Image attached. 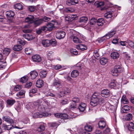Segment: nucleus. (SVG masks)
Segmentation results:
<instances>
[{"label": "nucleus", "mask_w": 134, "mask_h": 134, "mask_svg": "<svg viewBox=\"0 0 134 134\" xmlns=\"http://www.w3.org/2000/svg\"><path fill=\"white\" fill-rule=\"evenodd\" d=\"M3 120L6 122L11 124L13 123V120L11 119L9 117L7 116H4L3 118Z\"/></svg>", "instance_id": "obj_17"}, {"label": "nucleus", "mask_w": 134, "mask_h": 134, "mask_svg": "<svg viewBox=\"0 0 134 134\" xmlns=\"http://www.w3.org/2000/svg\"><path fill=\"white\" fill-rule=\"evenodd\" d=\"M21 86L17 85L14 88V90L15 91H18L21 88Z\"/></svg>", "instance_id": "obj_54"}, {"label": "nucleus", "mask_w": 134, "mask_h": 134, "mask_svg": "<svg viewBox=\"0 0 134 134\" xmlns=\"http://www.w3.org/2000/svg\"><path fill=\"white\" fill-rule=\"evenodd\" d=\"M11 51L10 49L8 48H4L3 50V53L6 55H8Z\"/></svg>", "instance_id": "obj_38"}, {"label": "nucleus", "mask_w": 134, "mask_h": 134, "mask_svg": "<svg viewBox=\"0 0 134 134\" xmlns=\"http://www.w3.org/2000/svg\"><path fill=\"white\" fill-rule=\"evenodd\" d=\"M42 43L45 47H49L50 45V40H43L42 41Z\"/></svg>", "instance_id": "obj_27"}, {"label": "nucleus", "mask_w": 134, "mask_h": 134, "mask_svg": "<svg viewBox=\"0 0 134 134\" xmlns=\"http://www.w3.org/2000/svg\"><path fill=\"white\" fill-rule=\"evenodd\" d=\"M88 20L86 16H83L80 18L79 22L82 23H85Z\"/></svg>", "instance_id": "obj_32"}, {"label": "nucleus", "mask_w": 134, "mask_h": 134, "mask_svg": "<svg viewBox=\"0 0 134 134\" xmlns=\"http://www.w3.org/2000/svg\"><path fill=\"white\" fill-rule=\"evenodd\" d=\"M23 37L29 41L32 40L34 38V37H33L32 35L30 33H26L23 35Z\"/></svg>", "instance_id": "obj_15"}, {"label": "nucleus", "mask_w": 134, "mask_h": 134, "mask_svg": "<svg viewBox=\"0 0 134 134\" xmlns=\"http://www.w3.org/2000/svg\"><path fill=\"white\" fill-rule=\"evenodd\" d=\"M34 18L33 16L32 15H29L25 19V22L29 24H31L34 22Z\"/></svg>", "instance_id": "obj_12"}, {"label": "nucleus", "mask_w": 134, "mask_h": 134, "mask_svg": "<svg viewBox=\"0 0 134 134\" xmlns=\"http://www.w3.org/2000/svg\"><path fill=\"white\" fill-rule=\"evenodd\" d=\"M108 60L106 58H102L100 60V63L103 65H104L108 62Z\"/></svg>", "instance_id": "obj_33"}, {"label": "nucleus", "mask_w": 134, "mask_h": 134, "mask_svg": "<svg viewBox=\"0 0 134 134\" xmlns=\"http://www.w3.org/2000/svg\"><path fill=\"white\" fill-rule=\"evenodd\" d=\"M5 14L7 18H13L14 15V13L12 11H8L6 12Z\"/></svg>", "instance_id": "obj_22"}, {"label": "nucleus", "mask_w": 134, "mask_h": 134, "mask_svg": "<svg viewBox=\"0 0 134 134\" xmlns=\"http://www.w3.org/2000/svg\"><path fill=\"white\" fill-rule=\"evenodd\" d=\"M93 134H102V132L100 130L96 129L94 132Z\"/></svg>", "instance_id": "obj_62"}, {"label": "nucleus", "mask_w": 134, "mask_h": 134, "mask_svg": "<svg viewBox=\"0 0 134 134\" xmlns=\"http://www.w3.org/2000/svg\"><path fill=\"white\" fill-rule=\"evenodd\" d=\"M65 10V12L69 13L73 12L75 11L74 9L72 8H66Z\"/></svg>", "instance_id": "obj_46"}, {"label": "nucleus", "mask_w": 134, "mask_h": 134, "mask_svg": "<svg viewBox=\"0 0 134 134\" xmlns=\"http://www.w3.org/2000/svg\"><path fill=\"white\" fill-rule=\"evenodd\" d=\"M110 95V91L108 89H104L101 91V95L103 97H109Z\"/></svg>", "instance_id": "obj_10"}, {"label": "nucleus", "mask_w": 134, "mask_h": 134, "mask_svg": "<svg viewBox=\"0 0 134 134\" xmlns=\"http://www.w3.org/2000/svg\"><path fill=\"white\" fill-rule=\"evenodd\" d=\"M85 130L86 131V132H90L93 129L92 126L88 124H86L84 127Z\"/></svg>", "instance_id": "obj_28"}, {"label": "nucleus", "mask_w": 134, "mask_h": 134, "mask_svg": "<svg viewBox=\"0 0 134 134\" xmlns=\"http://www.w3.org/2000/svg\"><path fill=\"white\" fill-rule=\"evenodd\" d=\"M132 117V115L131 114L129 113L127 114L126 117V119L127 120H129L131 119Z\"/></svg>", "instance_id": "obj_59"}, {"label": "nucleus", "mask_w": 134, "mask_h": 134, "mask_svg": "<svg viewBox=\"0 0 134 134\" xmlns=\"http://www.w3.org/2000/svg\"><path fill=\"white\" fill-rule=\"evenodd\" d=\"M76 48L79 50L82 51L86 50L87 49V47L86 46L82 44L76 45Z\"/></svg>", "instance_id": "obj_16"}, {"label": "nucleus", "mask_w": 134, "mask_h": 134, "mask_svg": "<svg viewBox=\"0 0 134 134\" xmlns=\"http://www.w3.org/2000/svg\"><path fill=\"white\" fill-rule=\"evenodd\" d=\"M7 102L9 105L12 106L15 102V101L13 99H8L7 100Z\"/></svg>", "instance_id": "obj_43"}, {"label": "nucleus", "mask_w": 134, "mask_h": 134, "mask_svg": "<svg viewBox=\"0 0 134 134\" xmlns=\"http://www.w3.org/2000/svg\"><path fill=\"white\" fill-rule=\"evenodd\" d=\"M116 83L115 81H114L110 82L109 85V87L113 88L116 86Z\"/></svg>", "instance_id": "obj_47"}, {"label": "nucleus", "mask_w": 134, "mask_h": 134, "mask_svg": "<svg viewBox=\"0 0 134 134\" xmlns=\"http://www.w3.org/2000/svg\"><path fill=\"white\" fill-rule=\"evenodd\" d=\"M97 25L98 26H102L103 25V23H104V21L103 19L100 18L98 19V20H97Z\"/></svg>", "instance_id": "obj_34"}, {"label": "nucleus", "mask_w": 134, "mask_h": 134, "mask_svg": "<svg viewBox=\"0 0 134 134\" xmlns=\"http://www.w3.org/2000/svg\"><path fill=\"white\" fill-rule=\"evenodd\" d=\"M117 107V104H116L114 106L113 105H110L109 107V108L111 109V110L113 111L114 112H115V111L116 110Z\"/></svg>", "instance_id": "obj_48"}, {"label": "nucleus", "mask_w": 134, "mask_h": 134, "mask_svg": "<svg viewBox=\"0 0 134 134\" xmlns=\"http://www.w3.org/2000/svg\"><path fill=\"white\" fill-rule=\"evenodd\" d=\"M98 125L100 129H103L106 126L105 120L104 119H102L100 120L99 121Z\"/></svg>", "instance_id": "obj_9"}, {"label": "nucleus", "mask_w": 134, "mask_h": 134, "mask_svg": "<svg viewBox=\"0 0 134 134\" xmlns=\"http://www.w3.org/2000/svg\"><path fill=\"white\" fill-rule=\"evenodd\" d=\"M6 65V62H5L0 61V69L5 68Z\"/></svg>", "instance_id": "obj_52"}, {"label": "nucleus", "mask_w": 134, "mask_h": 134, "mask_svg": "<svg viewBox=\"0 0 134 134\" xmlns=\"http://www.w3.org/2000/svg\"><path fill=\"white\" fill-rule=\"evenodd\" d=\"M70 38L72 39L73 41L75 43H80L82 42L81 40L76 36H70Z\"/></svg>", "instance_id": "obj_21"}, {"label": "nucleus", "mask_w": 134, "mask_h": 134, "mask_svg": "<svg viewBox=\"0 0 134 134\" xmlns=\"http://www.w3.org/2000/svg\"><path fill=\"white\" fill-rule=\"evenodd\" d=\"M45 127L43 125H41L38 127V130L39 131H40L44 130Z\"/></svg>", "instance_id": "obj_61"}, {"label": "nucleus", "mask_w": 134, "mask_h": 134, "mask_svg": "<svg viewBox=\"0 0 134 134\" xmlns=\"http://www.w3.org/2000/svg\"><path fill=\"white\" fill-rule=\"evenodd\" d=\"M43 85V81L41 80H38L36 83V86L40 88Z\"/></svg>", "instance_id": "obj_25"}, {"label": "nucleus", "mask_w": 134, "mask_h": 134, "mask_svg": "<svg viewBox=\"0 0 134 134\" xmlns=\"http://www.w3.org/2000/svg\"><path fill=\"white\" fill-rule=\"evenodd\" d=\"M112 13L111 12H107L104 14V17L105 18L108 19L110 18L112 16Z\"/></svg>", "instance_id": "obj_49"}, {"label": "nucleus", "mask_w": 134, "mask_h": 134, "mask_svg": "<svg viewBox=\"0 0 134 134\" xmlns=\"http://www.w3.org/2000/svg\"><path fill=\"white\" fill-rule=\"evenodd\" d=\"M47 74V71L46 70H42L41 71L40 74V77L42 78L45 77Z\"/></svg>", "instance_id": "obj_41"}, {"label": "nucleus", "mask_w": 134, "mask_h": 134, "mask_svg": "<svg viewBox=\"0 0 134 134\" xmlns=\"http://www.w3.org/2000/svg\"><path fill=\"white\" fill-rule=\"evenodd\" d=\"M105 100L100 96L99 94L95 92L92 95L90 102L91 105L95 107L99 103H104Z\"/></svg>", "instance_id": "obj_1"}, {"label": "nucleus", "mask_w": 134, "mask_h": 134, "mask_svg": "<svg viewBox=\"0 0 134 134\" xmlns=\"http://www.w3.org/2000/svg\"><path fill=\"white\" fill-rule=\"evenodd\" d=\"M57 42L54 39H53L50 40V45L54 47L55 46Z\"/></svg>", "instance_id": "obj_45"}, {"label": "nucleus", "mask_w": 134, "mask_h": 134, "mask_svg": "<svg viewBox=\"0 0 134 134\" xmlns=\"http://www.w3.org/2000/svg\"><path fill=\"white\" fill-rule=\"evenodd\" d=\"M2 127L3 129L7 130H9L14 128L12 125H7L4 124L2 125Z\"/></svg>", "instance_id": "obj_18"}, {"label": "nucleus", "mask_w": 134, "mask_h": 134, "mask_svg": "<svg viewBox=\"0 0 134 134\" xmlns=\"http://www.w3.org/2000/svg\"><path fill=\"white\" fill-rule=\"evenodd\" d=\"M70 92V90L68 88L66 87H63L62 88V91H60V96L62 97L64 94H67Z\"/></svg>", "instance_id": "obj_7"}, {"label": "nucleus", "mask_w": 134, "mask_h": 134, "mask_svg": "<svg viewBox=\"0 0 134 134\" xmlns=\"http://www.w3.org/2000/svg\"><path fill=\"white\" fill-rule=\"evenodd\" d=\"M68 101L66 99H63L62 100L61 103L62 105H64L67 104L68 103Z\"/></svg>", "instance_id": "obj_64"}, {"label": "nucleus", "mask_w": 134, "mask_h": 134, "mask_svg": "<svg viewBox=\"0 0 134 134\" xmlns=\"http://www.w3.org/2000/svg\"><path fill=\"white\" fill-rule=\"evenodd\" d=\"M65 33L64 32L57 31L56 34V38L59 39H60L64 38Z\"/></svg>", "instance_id": "obj_8"}, {"label": "nucleus", "mask_w": 134, "mask_h": 134, "mask_svg": "<svg viewBox=\"0 0 134 134\" xmlns=\"http://www.w3.org/2000/svg\"><path fill=\"white\" fill-rule=\"evenodd\" d=\"M86 105V104L83 103H81L79 105V109L80 111H83L85 110Z\"/></svg>", "instance_id": "obj_20"}, {"label": "nucleus", "mask_w": 134, "mask_h": 134, "mask_svg": "<svg viewBox=\"0 0 134 134\" xmlns=\"http://www.w3.org/2000/svg\"><path fill=\"white\" fill-rule=\"evenodd\" d=\"M108 39L107 38V37L105 36H103V37L99 39L98 40L99 42L101 43L102 42Z\"/></svg>", "instance_id": "obj_55"}, {"label": "nucleus", "mask_w": 134, "mask_h": 134, "mask_svg": "<svg viewBox=\"0 0 134 134\" xmlns=\"http://www.w3.org/2000/svg\"><path fill=\"white\" fill-rule=\"evenodd\" d=\"M51 115V114L48 112H37L34 113L33 115V117L34 118H41L49 116Z\"/></svg>", "instance_id": "obj_4"}, {"label": "nucleus", "mask_w": 134, "mask_h": 134, "mask_svg": "<svg viewBox=\"0 0 134 134\" xmlns=\"http://www.w3.org/2000/svg\"><path fill=\"white\" fill-rule=\"evenodd\" d=\"M29 79L27 76H25L21 77L20 79V82L23 83L26 82Z\"/></svg>", "instance_id": "obj_40"}, {"label": "nucleus", "mask_w": 134, "mask_h": 134, "mask_svg": "<svg viewBox=\"0 0 134 134\" xmlns=\"http://www.w3.org/2000/svg\"><path fill=\"white\" fill-rule=\"evenodd\" d=\"M54 23H49L47 25V27L48 30L51 31L54 28Z\"/></svg>", "instance_id": "obj_23"}, {"label": "nucleus", "mask_w": 134, "mask_h": 134, "mask_svg": "<svg viewBox=\"0 0 134 134\" xmlns=\"http://www.w3.org/2000/svg\"><path fill=\"white\" fill-rule=\"evenodd\" d=\"M127 128L129 130L133 131L134 130V124L132 122H129L127 125Z\"/></svg>", "instance_id": "obj_29"}, {"label": "nucleus", "mask_w": 134, "mask_h": 134, "mask_svg": "<svg viewBox=\"0 0 134 134\" xmlns=\"http://www.w3.org/2000/svg\"><path fill=\"white\" fill-rule=\"evenodd\" d=\"M123 111L124 113H126L127 111L129 110V107L127 105H125L122 108Z\"/></svg>", "instance_id": "obj_51"}, {"label": "nucleus", "mask_w": 134, "mask_h": 134, "mask_svg": "<svg viewBox=\"0 0 134 134\" xmlns=\"http://www.w3.org/2000/svg\"><path fill=\"white\" fill-rule=\"evenodd\" d=\"M51 19L50 18L46 16H44L42 19H41L35 21H34L33 23L36 26H37L42 24L43 21H49Z\"/></svg>", "instance_id": "obj_5"}, {"label": "nucleus", "mask_w": 134, "mask_h": 134, "mask_svg": "<svg viewBox=\"0 0 134 134\" xmlns=\"http://www.w3.org/2000/svg\"><path fill=\"white\" fill-rule=\"evenodd\" d=\"M25 91L22 90L20 91L16 94V96L19 98H20L21 96L25 95Z\"/></svg>", "instance_id": "obj_42"}, {"label": "nucleus", "mask_w": 134, "mask_h": 134, "mask_svg": "<svg viewBox=\"0 0 134 134\" xmlns=\"http://www.w3.org/2000/svg\"><path fill=\"white\" fill-rule=\"evenodd\" d=\"M44 100L42 99H40L37 100L34 103V105L38 107V111L42 112L46 110L48 108L47 105H44L43 103Z\"/></svg>", "instance_id": "obj_2"}, {"label": "nucleus", "mask_w": 134, "mask_h": 134, "mask_svg": "<svg viewBox=\"0 0 134 134\" xmlns=\"http://www.w3.org/2000/svg\"><path fill=\"white\" fill-rule=\"evenodd\" d=\"M14 8L18 10H21L23 9L22 5L20 3L16 4L14 6Z\"/></svg>", "instance_id": "obj_36"}, {"label": "nucleus", "mask_w": 134, "mask_h": 134, "mask_svg": "<svg viewBox=\"0 0 134 134\" xmlns=\"http://www.w3.org/2000/svg\"><path fill=\"white\" fill-rule=\"evenodd\" d=\"M22 49V47L21 45L16 44L13 47V49L15 51H20Z\"/></svg>", "instance_id": "obj_30"}, {"label": "nucleus", "mask_w": 134, "mask_h": 134, "mask_svg": "<svg viewBox=\"0 0 134 134\" xmlns=\"http://www.w3.org/2000/svg\"><path fill=\"white\" fill-rule=\"evenodd\" d=\"M71 52L74 55H76L78 53V51L75 49H71Z\"/></svg>", "instance_id": "obj_57"}, {"label": "nucleus", "mask_w": 134, "mask_h": 134, "mask_svg": "<svg viewBox=\"0 0 134 134\" xmlns=\"http://www.w3.org/2000/svg\"><path fill=\"white\" fill-rule=\"evenodd\" d=\"M53 85L56 88L60 87L61 86V82L60 80L58 78H56L55 79Z\"/></svg>", "instance_id": "obj_11"}, {"label": "nucleus", "mask_w": 134, "mask_h": 134, "mask_svg": "<svg viewBox=\"0 0 134 134\" xmlns=\"http://www.w3.org/2000/svg\"><path fill=\"white\" fill-rule=\"evenodd\" d=\"M110 56L113 59H117L119 57V54L117 52H113L111 53Z\"/></svg>", "instance_id": "obj_26"}, {"label": "nucleus", "mask_w": 134, "mask_h": 134, "mask_svg": "<svg viewBox=\"0 0 134 134\" xmlns=\"http://www.w3.org/2000/svg\"><path fill=\"white\" fill-rule=\"evenodd\" d=\"M72 101L75 103L74 105L73 106H72L71 105V108H74L75 107V106L76 105V104L75 103H78L80 102V99L79 98L77 97H75L72 98Z\"/></svg>", "instance_id": "obj_24"}, {"label": "nucleus", "mask_w": 134, "mask_h": 134, "mask_svg": "<svg viewBox=\"0 0 134 134\" xmlns=\"http://www.w3.org/2000/svg\"><path fill=\"white\" fill-rule=\"evenodd\" d=\"M33 50L30 48H26L25 49V53L29 55L32 54Z\"/></svg>", "instance_id": "obj_37"}, {"label": "nucleus", "mask_w": 134, "mask_h": 134, "mask_svg": "<svg viewBox=\"0 0 134 134\" xmlns=\"http://www.w3.org/2000/svg\"><path fill=\"white\" fill-rule=\"evenodd\" d=\"M123 71V69L119 65L115 66L113 69L111 71V73L113 76H116L118 73L121 72Z\"/></svg>", "instance_id": "obj_3"}, {"label": "nucleus", "mask_w": 134, "mask_h": 134, "mask_svg": "<svg viewBox=\"0 0 134 134\" xmlns=\"http://www.w3.org/2000/svg\"><path fill=\"white\" fill-rule=\"evenodd\" d=\"M68 118V115L66 114H60V118L63 119H66Z\"/></svg>", "instance_id": "obj_50"}, {"label": "nucleus", "mask_w": 134, "mask_h": 134, "mask_svg": "<svg viewBox=\"0 0 134 134\" xmlns=\"http://www.w3.org/2000/svg\"><path fill=\"white\" fill-rule=\"evenodd\" d=\"M78 0H68L66 3L68 5L70 6L71 5H74L78 3Z\"/></svg>", "instance_id": "obj_19"}, {"label": "nucleus", "mask_w": 134, "mask_h": 134, "mask_svg": "<svg viewBox=\"0 0 134 134\" xmlns=\"http://www.w3.org/2000/svg\"><path fill=\"white\" fill-rule=\"evenodd\" d=\"M37 92V90L36 89H33L31 90L30 91V92L29 93V96H31L32 97V96L31 95V94H34L36 93Z\"/></svg>", "instance_id": "obj_58"}, {"label": "nucleus", "mask_w": 134, "mask_h": 134, "mask_svg": "<svg viewBox=\"0 0 134 134\" xmlns=\"http://www.w3.org/2000/svg\"><path fill=\"white\" fill-rule=\"evenodd\" d=\"M32 85V83L31 82H28L27 83L25 86L26 87L29 88Z\"/></svg>", "instance_id": "obj_63"}, {"label": "nucleus", "mask_w": 134, "mask_h": 134, "mask_svg": "<svg viewBox=\"0 0 134 134\" xmlns=\"http://www.w3.org/2000/svg\"><path fill=\"white\" fill-rule=\"evenodd\" d=\"M79 74L78 71L76 70H73L71 73V76L73 78L76 77Z\"/></svg>", "instance_id": "obj_31"}, {"label": "nucleus", "mask_w": 134, "mask_h": 134, "mask_svg": "<svg viewBox=\"0 0 134 134\" xmlns=\"http://www.w3.org/2000/svg\"><path fill=\"white\" fill-rule=\"evenodd\" d=\"M123 53L124 54V56L125 58L126 59H129L130 58V57L127 53L126 52H123Z\"/></svg>", "instance_id": "obj_56"}, {"label": "nucleus", "mask_w": 134, "mask_h": 134, "mask_svg": "<svg viewBox=\"0 0 134 134\" xmlns=\"http://www.w3.org/2000/svg\"><path fill=\"white\" fill-rule=\"evenodd\" d=\"M33 61L35 62H39L41 60V58L40 56L38 55H35L32 57Z\"/></svg>", "instance_id": "obj_13"}, {"label": "nucleus", "mask_w": 134, "mask_h": 134, "mask_svg": "<svg viewBox=\"0 0 134 134\" xmlns=\"http://www.w3.org/2000/svg\"><path fill=\"white\" fill-rule=\"evenodd\" d=\"M77 18V16L76 15H72L70 16V21L76 19Z\"/></svg>", "instance_id": "obj_53"}, {"label": "nucleus", "mask_w": 134, "mask_h": 134, "mask_svg": "<svg viewBox=\"0 0 134 134\" xmlns=\"http://www.w3.org/2000/svg\"><path fill=\"white\" fill-rule=\"evenodd\" d=\"M38 73L36 70L31 71L30 73V75L31 79L32 80L35 79L38 75Z\"/></svg>", "instance_id": "obj_14"}, {"label": "nucleus", "mask_w": 134, "mask_h": 134, "mask_svg": "<svg viewBox=\"0 0 134 134\" xmlns=\"http://www.w3.org/2000/svg\"><path fill=\"white\" fill-rule=\"evenodd\" d=\"M110 132V129L107 126V127L103 131V132L104 133L106 134L109 133Z\"/></svg>", "instance_id": "obj_60"}, {"label": "nucleus", "mask_w": 134, "mask_h": 134, "mask_svg": "<svg viewBox=\"0 0 134 134\" xmlns=\"http://www.w3.org/2000/svg\"><path fill=\"white\" fill-rule=\"evenodd\" d=\"M44 93L45 96L46 97L51 96L54 97L55 96L54 94L48 91L44 92Z\"/></svg>", "instance_id": "obj_35"}, {"label": "nucleus", "mask_w": 134, "mask_h": 134, "mask_svg": "<svg viewBox=\"0 0 134 134\" xmlns=\"http://www.w3.org/2000/svg\"><path fill=\"white\" fill-rule=\"evenodd\" d=\"M29 27V26L28 25H25L24 27V29H23V31L24 32V33H30L31 32V31L28 29H26L28 28Z\"/></svg>", "instance_id": "obj_39"}, {"label": "nucleus", "mask_w": 134, "mask_h": 134, "mask_svg": "<svg viewBox=\"0 0 134 134\" xmlns=\"http://www.w3.org/2000/svg\"><path fill=\"white\" fill-rule=\"evenodd\" d=\"M119 26H117L114 28L110 31L105 36L107 37V38L108 39L113 36L116 33L117 31V29L118 28Z\"/></svg>", "instance_id": "obj_6"}, {"label": "nucleus", "mask_w": 134, "mask_h": 134, "mask_svg": "<svg viewBox=\"0 0 134 134\" xmlns=\"http://www.w3.org/2000/svg\"><path fill=\"white\" fill-rule=\"evenodd\" d=\"M97 21V20L95 18H91L90 21V24L91 25H94Z\"/></svg>", "instance_id": "obj_44"}]
</instances>
